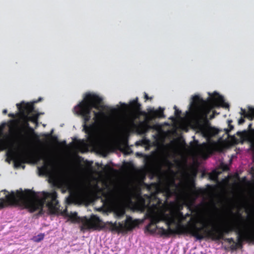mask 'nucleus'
<instances>
[{
    "label": "nucleus",
    "instance_id": "412c9836",
    "mask_svg": "<svg viewBox=\"0 0 254 254\" xmlns=\"http://www.w3.org/2000/svg\"><path fill=\"white\" fill-rule=\"evenodd\" d=\"M136 205L139 207V209H144L146 207L145 199L141 197L139 198L136 202Z\"/></svg>",
    "mask_w": 254,
    "mask_h": 254
},
{
    "label": "nucleus",
    "instance_id": "5701e85b",
    "mask_svg": "<svg viewBox=\"0 0 254 254\" xmlns=\"http://www.w3.org/2000/svg\"><path fill=\"white\" fill-rule=\"evenodd\" d=\"M125 210L123 208H119L117 209L115 211L117 216L119 218L123 216L125 214Z\"/></svg>",
    "mask_w": 254,
    "mask_h": 254
},
{
    "label": "nucleus",
    "instance_id": "0eeeda50",
    "mask_svg": "<svg viewBox=\"0 0 254 254\" xmlns=\"http://www.w3.org/2000/svg\"><path fill=\"white\" fill-rule=\"evenodd\" d=\"M210 97L208 98L209 106H204L198 107V112L199 115L207 120V115L211 110L214 108L221 107L228 108L229 104L225 102L223 97L216 92L212 94H209Z\"/></svg>",
    "mask_w": 254,
    "mask_h": 254
},
{
    "label": "nucleus",
    "instance_id": "b1692460",
    "mask_svg": "<svg viewBox=\"0 0 254 254\" xmlns=\"http://www.w3.org/2000/svg\"><path fill=\"white\" fill-rule=\"evenodd\" d=\"M174 109H175V115L176 117L179 118L180 117L181 114V111L179 110L176 106H174Z\"/></svg>",
    "mask_w": 254,
    "mask_h": 254
},
{
    "label": "nucleus",
    "instance_id": "a19ab883",
    "mask_svg": "<svg viewBox=\"0 0 254 254\" xmlns=\"http://www.w3.org/2000/svg\"><path fill=\"white\" fill-rule=\"evenodd\" d=\"M215 116L214 114H212L210 116V119H212L214 118Z\"/></svg>",
    "mask_w": 254,
    "mask_h": 254
},
{
    "label": "nucleus",
    "instance_id": "37998d69",
    "mask_svg": "<svg viewBox=\"0 0 254 254\" xmlns=\"http://www.w3.org/2000/svg\"><path fill=\"white\" fill-rule=\"evenodd\" d=\"M188 208L189 209V210L190 211H192V209H191V207L190 206H188Z\"/></svg>",
    "mask_w": 254,
    "mask_h": 254
},
{
    "label": "nucleus",
    "instance_id": "9d476101",
    "mask_svg": "<svg viewBox=\"0 0 254 254\" xmlns=\"http://www.w3.org/2000/svg\"><path fill=\"white\" fill-rule=\"evenodd\" d=\"M82 226L81 229L101 230L105 228V223L95 215H92L90 218L84 217L80 220Z\"/></svg>",
    "mask_w": 254,
    "mask_h": 254
},
{
    "label": "nucleus",
    "instance_id": "4be33fe9",
    "mask_svg": "<svg viewBox=\"0 0 254 254\" xmlns=\"http://www.w3.org/2000/svg\"><path fill=\"white\" fill-rule=\"evenodd\" d=\"M250 234L246 236V240L252 242V243L254 244V228L249 230Z\"/></svg>",
    "mask_w": 254,
    "mask_h": 254
},
{
    "label": "nucleus",
    "instance_id": "4c0bfd02",
    "mask_svg": "<svg viewBox=\"0 0 254 254\" xmlns=\"http://www.w3.org/2000/svg\"><path fill=\"white\" fill-rule=\"evenodd\" d=\"M7 110H6V109H4V110L2 111V113H3V114H4V115H5V114H6L7 113Z\"/></svg>",
    "mask_w": 254,
    "mask_h": 254
},
{
    "label": "nucleus",
    "instance_id": "f257e3e1",
    "mask_svg": "<svg viewBox=\"0 0 254 254\" xmlns=\"http://www.w3.org/2000/svg\"><path fill=\"white\" fill-rule=\"evenodd\" d=\"M183 208L182 205H179L177 210L171 209L169 213L166 211L168 206L164 214V219L166 220V224L167 229L161 228L159 233L161 236L169 237L171 235H190L197 240H201L204 239L202 233L205 227L203 221H199L202 224L201 227H197L196 217L191 215V213H187L184 214L181 211Z\"/></svg>",
    "mask_w": 254,
    "mask_h": 254
},
{
    "label": "nucleus",
    "instance_id": "a211bd4d",
    "mask_svg": "<svg viewBox=\"0 0 254 254\" xmlns=\"http://www.w3.org/2000/svg\"><path fill=\"white\" fill-rule=\"evenodd\" d=\"M6 124L5 123H2L0 125V138L3 135V131L4 128L6 126ZM6 146L5 141L3 139L0 138V147L4 148Z\"/></svg>",
    "mask_w": 254,
    "mask_h": 254
},
{
    "label": "nucleus",
    "instance_id": "f03ea898",
    "mask_svg": "<svg viewBox=\"0 0 254 254\" xmlns=\"http://www.w3.org/2000/svg\"><path fill=\"white\" fill-rule=\"evenodd\" d=\"M4 195L5 198H0V207H3L5 204L18 205L22 204L30 212L39 210L38 215L44 214L43 207L45 203L50 213L54 214L58 212L60 204L57 199L58 193L55 190L51 192H43L41 198L35 196L34 198L28 197L29 194H25L22 191L17 190L16 192L3 190L1 191Z\"/></svg>",
    "mask_w": 254,
    "mask_h": 254
},
{
    "label": "nucleus",
    "instance_id": "dca6fc26",
    "mask_svg": "<svg viewBox=\"0 0 254 254\" xmlns=\"http://www.w3.org/2000/svg\"><path fill=\"white\" fill-rule=\"evenodd\" d=\"M130 108L135 112H139L141 110V104L138 102V98L129 102Z\"/></svg>",
    "mask_w": 254,
    "mask_h": 254
},
{
    "label": "nucleus",
    "instance_id": "58836bf2",
    "mask_svg": "<svg viewBox=\"0 0 254 254\" xmlns=\"http://www.w3.org/2000/svg\"><path fill=\"white\" fill-rule=\"evenodd\" d=\"M27 191H28V192H29V193H33V194H34V195H35V192H33V191H31V190H28Z\"/></svg>",
    "mask_w": 254,
    "mask_h": 254
},
{
    "label": "nucleus",
    "instance_id": "ea45409f",
    "mask_svg": "<svg viewBox=\"0 0 254 254\" xmlns=\"http://www.w3.org/2000/svg\"><path fill=\"white\" fill-rule=\"evenodd\" d=\"M10 122L11 124H13V125H15V121H14V120H10Z\"/></svg>",
    "mask_w": 254,
    "mask_h": 254
},
{
    "label": "nucleus",
    "instance_id": "c9c22d12",
    "mask_svg": "<svg viewBox=\"0 0 254 254\" xmlns=\"http://www.w3.org/2000/svg\"><path fill=\"white\" fill-rule=\"evenodd\" d=\"M138 117H135V118H133L131 121H130V123L131 124V125H134V119L137 118Z\"/></svg>",
    "mask_w": 254,
    "mask_h": 254
},
{
    "label": "nucleus",
    "instance_id": "c03bdc74",
    "mask_svg": "<svg viewBox=\"0 0 254 254\" xmlns=\"http://www.w3.org/2000/svg\"><path fill=\"white\" fill-rule=\"evenodd\" d=\"M213 114L214 115V116L215 115V114H218L215 111H213Z\"/></svg>",
    "mask_w": 254,
    "mask_h": 254
},
{
    "label": "nucleus",
    "instance_id": "79ce46f5",
    "mask_svg": "<svg viewBox=\"0 0 254 254\" xmlns=\"http://www.w3.org/2000/svg\"><path fill=\"white\" fill-rule=\"evenodd\" d=\"M15 165L16 166H19L20 165V162H18V163L15 162Z\"/></svg>",
    "mask_w": 254,
    "mask_h": 254
},
{
    "label": "nucleus",
    "instance_id": "f704fd0d",
    "mask_svg": "<svg viewBox=\"0 0 254 254\" xmlns=\"http://www.w3.org/2000/svg\"><path fill=\"white\" fill-rule=\"evenodd\" d=\"M8 116L9 117H11V118H15V115H14V114H13V113H9V114L8 115Z\"/></svg>",
    "mask_w": 254,
    "mask_h": 254
},
{
    "label": "nucleus",
    "instance_id": "393cba45",
    "mask_svg": "<svg viewBox=\"0 0 254 254\" xmlns=\"http://www.w3.org/2000/svg\"><path fill=\"white\" fill-rule=\"evenodd\" d=\"M221 240H222L224 241L225 242H226L229 244L235 243V242L234 241V240L233 238H227L224 237V239H221Z\"/></svg>",
    "mask_w": 254,
    "mask_h": 254
},
{
    "label": "nucleus",
    "instance_id": "f8f14e48",
    "mask_svg": "<svg viewBox=\"0 0 254 254\" xmlns=\"http://www.w3.org/2000/svg\"><path fill=\"white\" fill-rule=\"evenodd\" d=\"M250 232L249 231H244L243 229L242 228L240 230V232L237 233V242H235V245L238 248H241L243 247V243L244 241H246L249 243H252V242L248 241L246 239V236L249 235Z\"/></svg>",
    "mask_w": 254,
    "mask_h": 254
},
{
    "label": "nucleus",
    "instance_id": "4468645a",
    "mask_svg": "<svg viewBox=\"0 0 254 254\" xmlns=\"http://www.w3.org/2000/svg\"><path fill=\"white\" fill-rule=\"evenodd\" d=\"M34 137H37V135L34 128L31 127L25 130L24 134L21 135L22 139L26 142L30 141Z\"/></svg>",
    "mask_w": 254,
    "mask_h": 254
},
{
    "label": "nucleus",
    "instance_id": "6e6552de",
    "mask_svg": "<svg viewBox=\"0 0 254 254\" xmlns=\"http://www.w3.org/2000/svg\"><path fill=\"white\" fill-rule=\"evenodd\" d=\"M42 100L41 98H39L38 100L34 101L33 103H25L24 102L20 104H17L16 106L17 109L23 117L25 120L27 121L33 122L35 124L36 127L38 126V118L39 116V114H33L30 115L31 113L34 112V103H38L39 101Z\"/></svg>",
    "mask_w": 254,
    "mask_h": 254
},
{
    "label": "nucleus",
    "instance_id": "aec40b11",
    "mask_svg": "<svg viewBox=\"0 0 254 254\" xmlns=\"http://www.w3.org/2000/svg\"><path fill=\"white\" fill-rule=\"evenodd\" d=\"M38 158L44 159L45 161V164L41 168V169L43 170L44 171H46L47 170L48 166L49 165V163H50L51 161L49 160L48 161L47 160V157L45 156L44 154H40L38 156Z\"/></svg>",
    "mask_w": 254,
    "mask_h": 254
},
{
    "label": "nucleus",
    "instance_id": "1a4fd4ad",
    "mask_svg": "<svg viewBox=\"0 0 254 254\" xmlns=\"http://www.w3.org/2000/svg\"><path fill=\"white\" fill-rule=\"evenodd\" d=\"M106 224L110 226L109 228L111 231L124 233L132 231L135 227L138 225L139 220L137 219L133 220L131 216L127 215L124 223L119 222L117 224L116 222L115 223L107 222Z\"/></svg>",
    "mask_w": 254,
    "mask_h": 254
},
{
    "label": "nucleus",
    "instance_id": "7c9ffc66",
    "mask_svg": "<svg viewBox=\"0 0 254 254\" xmlns=\"http://www.w3.org/2000/svg\"><path fill=\"white\" fill-rule=\"evenodd\" d=\"M245 122V120L244 118L241 117L239 120H238V124L239 125H242L244 124Z\"/></svg>",
    "mask_w": 254,
    "mask_h": 254
},
{
    "label": "nucleus",
    "instance_id": "a878e982",
    "mask_svg": "<svg viewBox=\"0 0 254 254\" xmlns=\"http://www.w3.org/2000/svg\"><path fill=\"white\" fill-rule=\"evenodd\" d=\"M53 130H52L51 131V132L50 133H49V134H47L46 135V136L47 137H50L52 138V139L54 141H58V137L57 136H55V135H52V133H53Z\"/></svg>",
    "mask_w": 254,
    "mask_h": 254
},
{
    "label": "nucleus",
    "instance_id": "cd10ccee",
    "mask_svg": "<svg viewBox=\"0 0 254 254\" xmlns=\"http://www.w3.org/2000/svg\"><path fill=\"white\" fill-rule=\"evenodd\" d=\"M44 238V234H40L37 236V239L35 240V241L37 242H39L41 241H42V240H43Z\"/></svg>",
    "mask_w": 254,
    "mask_h": 254
},
{
    "label": "nucleus",
    "instance_id": "72a5a7b5",
    "mask_svg": "<svg viewBox=\"0 0 254 254\" xmlns=\"http://www.w3.org/2000/svg\"><path fill=\"white\" fill-rule=\"evenodd\" d=\"M250 133L252 135L254 136V128H250V130H249Z\"/></svg>",
    "mask_w": 254,
    "mask_h": 254
},
{
    "label": "nucleus",
    "instance_id": "f3484780",
    "mask_svg": "<svg viewBox=\"0 0 254 254\" xmlns=\"http://www.w3.org/2000/svg\"><path fill=\"white\" fill-rule=\"evenodd\" d=\"M192 103L195 107L198 106L200 104H206V102L198 95H195L192 98Z\"/></svg>",
    "mask_w": 254,
    "mask_h": 254
},
{
    "label": "nucleus",
    "instance_id": "7ed1b4c3",
    "mask_svg": "<svg viewBox=\"0 0 254 254\" xmlns=\"http://www.w3.org/2000/svg\"><path fill=\"white\" fill-rule=\"evenodd\" d=\"M103 99L93 93H87L83 100L74 107L76 113L83 119V129L86 133H89L92 129L87 123L91 119V112L93 108L98 110H104L105 106L102 105Z\"/></svg>",
    "mask_w": 254,
    "mask_h": 254
},
{
    "label": "nucleus",
    "instance_id": "c756f323",
    "mask_svg": "<svg viewBox=\"0 0 254 254\" xmlns=\"http://www.w3.org/2000/svg\"><path fill=\"white\" fill-rule=\"evenodd\" d=\"M28 122L29 121H27V120H26L24 124V127L26 129H28L29 127H30L29 124L28 123Z\"/></svg>",
    "mask_w": 254,
    "mask_h": 254
},
{
    "label": "nucleus",
    "instance_id": "2eb2a0df",
    "mask_svg": "<svg viewBox=\"0 0 254 254\" xmlns=\"http://www.w3.org/2000/svg\"><path fill=\"white\" fill-rule=\"evenodd\" d=\"M241 115L247 118L249 120L252 121L254 118V108H250L248 112H247L246 110L241 109Z\"/></svg>",
    "mask_w": 254,
    "mask_h": 254
},
{
    "label": "nucleus",
    "instance_id": "ddd939ff",
    "mask_svg": "<svg viewBox=\"0 0 254 254\" xmlns=\"http://www.w3.org/2000/svg\"><path fill=\"white\" fill-rule=\"evenodd\" d=\"M66 190L69 191L70 196L66 198V201L67 203L70 204L73 202L77 193L73 190L72 188L69 184H65L64 187L62 189L63 193H65Z\"/></svg>",
    "mask_w": 254,
    "mask_h": 254
},
{
    "label": "nucleus",
    "instance_id": "39448f33",
    "mask_svg": "<svg viewBox=\"0 0 254 254\" xmlns=\"http://www.w3.org/2000/svg\"><path fill=\"white\" fill-rule=\"evenodd\" d=\"M156 201L157 203L153 204L151 206L153 212L149 214L150 222L146 226V229L151 233H154L157 229L158 234L162 237L159 233V231L161 227L157 226L156 224L161 221L166 222V220L164 219V214H165L166 205L163 202L162 200L159 198L156 199Z\"/></svg>",
    "mask_w": 254,
    "mask_h": 254
},
{
    "label": "nucleus",
    "instance_id": "473e14b6",
    "mask_svg": "<svg viewBox=\"0 0 254 254\" xmlns=\"http://www.w3.org/2000/svg\"><path fill=\"white\" fill-rule=\"evenodd\" d=\"M144 98L146 100H151L152 99V97H149L146 93L144 94Z\"/></svg>",
    "mask_w": 254,
    "mask_h": 254
},
{
    "label": "nucleus",
    "instance_id": "20e7f679",
    "mask_svg": "<svg viewBox=\"0 0 254 254\" xmlns=\"http://www.w3.org/2000/svg\"><path fill=\"white\" fill-rule=\"evenodd\" d=\"M242 228V224L238 221H233L230 223H227L221 227H213L211 229H208L205 224L202 233L204 238L210 239L212 241H220L224 239L226 235L235 232L236 234L240 232Z\"/></svg>",
    "mask_w": 254,
    "mask_h": 254
},
{
    "label": "nucleus",
    "instance_id": "6ab92c4d",
    "mask_svg": "<svg viewBox=\"0 0 254 254\" xmlns=\"http://www.w3.org/2000/svg\"><path fill=\"white\" fill-rule=\"evenodd\" d=\"M93 113L94 114L95 120L96 121L101 122V121H103V120L106 117L105 113L102 111H100L97 112L94 111Z\"/></svg>",
    "mask_w": 254,
    "mask_h": 254
},
{
    "label": "nucleus",
    "instance_id": "c85d7f7f",
    "mask_svg": "<svg viewBox=\"0 0 254 254\" xmlns=\"http://www.w3.org/2000/svg\"><path fill=\"white\" fill-rule=\"evenodd\" d=\"M70 219L72 220H76L77 218V215L76 212L71 214L69 216Z\"/></svg>",
    "mask_w": 254,
    "mask_h": 254
},
{
    "label": "nucleus",
    "instance_id": "bb28decb",
    "mask_svg": "<svg viewBox=\"0 0 254 254\" xmlns=\"http://www.w3.org/2000/svg\"><path fill=\"white\" fill-rule=\"evenodd\" d=\"M232 122V121L231 120L228 121V127H229V129H226V132L227 133H228L230 131H231V130H232L234 128V126L231 125Z\"/></svg>",
    "mask_w": 254,
    "mask_h": 254
},
{
    "label": "nucleus",
    "instance_id": "a18cd8bd",
    "mask_svg": "<svg viewBox=\"0 0 254 254\" xmlns=\"http://www.w3.org/2000/svg\"><path fill=\"white\" fill-rule=\"evenodd\" d=\"M240 218H241V219H242V216L240 214Z\"/></svg>",
    "mask_w": 254,
    "mask_h": 254
},
{
    "label": "nucleus",
    "instance_id": "9b49d317",
    "mask_svg": "<svg viewBox=\"0 0 254 254\" xmlns=\"http://www.w3.org/2000/svg\"><path fill=\"white\" fill-rule=\"evenodd\" d=\"M140 114L145 116V121L139 123V127L145 126L147 123L156 118H165V116L164 114V109L159 107L157 110L154 109H150L147 114L145 112H140Z\"/></svg>",
    "mask_w": 254,
    "mask_h": 254
},
{
    "label": "nucleus",
    "instance_id": "e433bc0d",
    "mask_svg": "<svg viewBox=\"0 0 254 254\" xmlns=\"http://www.w3.org/2000/svg\"><path fill=\"white\" fill-rule=\"evenodd\" d=\"M252 124L251 123L249 125V126H248V129H249V130H250V128H252Z\"/></svg>",
    "mask_w": 254,
    "mask_h": 254
},
{
    "label": "nucleus",
    "instance_id": "2f4dec72",
    "mask_svg": "<svg viewBox=\"0 0 254 254\" xmlns=\"http://www.w3.org/2000/svg\"><path fill=\"white\" fill-rule=\"evenodd\" d=\"M230 249L232 251H236L238 249V248L237 247L235 244H233V245L230 246Z\"/></svg>",
    "mask_w": 254,
    "mask_h": 254
},
{
    "label": "nucleus",
    "instance_id": "423d86ee",
    "mask_svg": "<svg viewBox=\"0 0 254 254\" xmlns=\"http://www.w3.org/2000/svg\"><path fill=\"white\" fill-rule=\"evenodd\" d=\"M200 130L202 135L207 138L208 141V142H203L198 144V149L201 153L203 155H210L214 152L222 150V147L219 143L211 140L210 139L213 135L211 127H201Z\"/></svg>",
    "mask_w": 254,
    "mask_h": 254
}]
</instances>
